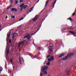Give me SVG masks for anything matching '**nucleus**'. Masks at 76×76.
<instances>
[{
  "label": "nucleus",
  "instance_id": "39",
  "mask_svg": "<svg viewBox=\"0 0 76 76\" xmlns=\"http://www.w3.org/2000/svg\"><path fill=\"white\" fill-rule=\"evenodd\" d=\"M47 63V61H45V62H44V64H45V63Z\"/></svg>",
  "mask_w": 76,
  "mask_h": 76
},
{
  "label": "nucleus",
  "instance_id": "15",
  "mask_svg": "<svg viewBox=\"0 0 76 76\" xmlns=\"http://www.w3.org/2000/svg\"><path fill=\"white\" fill-rule=\"evenodd\" d=\"M69 32L70 33L72 34H73V35H75V32H74L72 31H69Z\"/></svg>",
  "mask_w": 76,
  "mask_h": 76
},
{
  "label": "nucleus",
  "instance_id": "30",
  "mask_svg": "<svg viewBox=\"0 0 76 76\" xmlns=\"http://www.w3.org/2000/svg\"><path fill=\"white\" fill-rule=\"evenodd\" d=\"M69 19V20H70V21H71V22H72V20L71 18H69L68 20Z\"/></svg>",
  "mask_w": 76,
  "mask_h": 76
},
{
  "label": "nucleus",
  "instance_id": "26",
  "mask_svg": "<svg viewBox=\"0 0 76 76\" xmlns=\"http://www.w3.org/2000/svg\"><path fill=\"white\" fill-rule=\"evenodd\" d=\"M50 57V55H48V56H47L46 58H48V57Z\"/></svg>",
  "mask_w": 76,
  "mask_h": 76
},
{
  "label": "nucleus",
  "instance_id": "37",
  "mask_svg": "<svg viewBox=\"0 0 76 76\" xmlns=\"http://www.w3.org/2000/svg\"><path fill=\"white\" fill-rule=\"evenodd\" d=\"M11 72H12V71L10 70H9L8 71V73H11Z\"/></svg>",
  "mask_w": 76,
  "mask_h": 76
},
{
  "label": "nucleus",
  "instance_id": "44",
  "mask_svg": "<svg viewBox=\"0 0 76 76\" xmlns=\"http://www.w3.org/2000/svg\"><path fill=\"white\" fill-rule=\"evenodd\" d=\"M37 49H41V48L39 47Z\"/></svg>",
  "mask_w": 76,
  "mask_h": 76
},
{
  "label": "nucleus",
  "instance_id": "9",
  "mask_svg": "<svg viewBox=\"0 0 76 76\" xmlns=\"http://www.w3.org/2000/svg\"><path fill=\"white\" fill-rule=\"evenodd\" d=\"M34 8V7H32L29 10L28 12L26 14V15H28L29 13H30V12H31L32 10H33V9Z\"/></svg>",
  "mask_w": 76,
  "mask_h": 76
},
{
  "label": "nucleus",
  "instance_id": "27",
  "mask_svg": "<svg viewBox=\"0 0 76 76\" xmlns=\"http://www.w3.org/2000/svg\"><path fill=\"white\" fill-rule=\"evenodd\" d=\"M15 4H17V3H18V1L16 0L15 1Z\"/></svg>",
  "mask_w": 76,
  "mask_h": 76
},
{
  "label": "nucleus",
  "instance_id": "28",
  "mask_svg": "<svg viewBox=\"0 0 76 76\" xmlns=\"http://www.w3.org/2000/svg\"><path fill=\"white\" fill-rule=\"evenodd\" d=\"M40 76H42V73L41 72H40Z\"/></svg>",
  "mask_w": 76,
  "mask_h": 76
},
{
  "label": "nucleus",
  "instance_id": "14",
  "mask_svg": "<svg viewBox=\"0 0 76 76\" xmlns=\"http://www.w3.org/2000/svg\"><path fill=\"white\" fill-rule=\"evenodd\" d=\"M40 29V28H38V29L37 30V31L36 32H35V33H34L33 34H32L31 35H34V34H36L38 32V31H39V30Z\"/></svg>",
  "mask_w": 76,
  "mask_h": 76
},
{
  "label": "nucleus",
  "instance_id": "3",
  "mask_svg": "<svg viewBox=\"0 0 76 76\" xmlns=\"http://www.w3.org/2000/svg\"><path fill=\"white\" fill-rule=\"evenodd\" d=\"M6 53H7L6 57H7V56L9 55V46H8L7 45L6 47Z\"/></svg>",
  "mask_w": 76,
  "mask_h": 76
},
{
  "label": "nucleus",
  "instance_id": "34",
  "mask_svg": "<svg viewBox=\"0 0 76 76\" xmlns=\"http://www.w3.org/2000/svg\"><path fill=\"white\" fill-rule=\"evenodd\" d=\"M23 7H21V8L20 9L21 11H22V10H23Z\"/></svg>",
  "mask_w": 76,
  "mask_h": 76
},
{
  "label": "nucleus",
  "instance_id": "19",
  "mask_svg": "<svg viewBox=\"0 0 76 76\" xmlns=\"http://www.w3.org/2000/svg\"><path fill=\"white\" fill-rule=\"evenodd\" d=\"M47 66H50V62H48V63L46 64Z\"/></svg>",
  "mask_w": 76,
  "mask_h": 76
},
{
  "label": "nucleus",
  "instance_id": "7",
  "mask_svg": "<svg viewBox=\"0 0 76 76\" xmlns=\"http://www.w3.org/2000/svg\"><path fill=\"white\" fill-rule=\"evenodd\" d=\"M10 32H9L8 34H7V41H8L9 39L10 38Z\"/></svg>",
  "mask_w": 76,
  "mask_h": 76
},
{
  "label": "nucleus",
  "instance_id": "20",
  "mask_svg": "<svg viewBox=\"0 0 76 76\" xmlns=\"http://www.w3.org/2000/svg\"><path fill=\"white\" fill-rule=\"evenodd\" d=\"M24 5V4H23L20 6V7H23Z\"/></svg>",
  "mask_w": 76,
  "mask_h": 76
},
{
  "label": "nucleus",
  "instance_id": "16",
  "mask_svg": "<svg viewBox=\"0 0 76 76\" xmlns=\"http://www.w3.org/2000/svg\"><path fill=\"white\" fill-rule=\"evenodd\" d=\"M49 1L48 0H47L46 2V4H45V7H46V6H47V4H48V3L49 2Z\"/></svg>",
  "mask_w": 76,
  "mask_h": 76
},
{
  "label": "nucleus",
  "instance_id": "48",
  "mask_svg": "<svg viewBox=\"0 0 76 76\" xmlns=\"http://www.w3.org/2000/svg\"><path fill=\"white\" fill-rule=\"evenodd\" d=\"M12 76H13V75H12Z\"/></svg>",
  "mask_w": 76,
  "mask_h": 76
},
{
  "label": "nucleus",
  "instance_id": "47",
  "mask_svg": "<svg viewBox=\"0 0 76 76\" xmlns=\"http://www.w3.org/2000/svg\"><path fill=\"white\" fill-rule=\"evenodd\" d=\"M41 26H40V28H41Z\"/></svg>",
  "mask_w": 76,
  "mask_h": 76
},
{
  "label": "nucleus",
  "instance_id": "46",
  "mask_svg": "<svg viewBox=\"0 0 76 76\" xmlns=\"http://www.w3.org/2000/svg\"><path fill=\"white\" fill-rule=\"evenodd\" d=\"M7 16V17L5 18H6V19H7V16Z\"/></svg>",
  "mask_w": 76,
  "mask_h": 76
},
{
  "label": "nucleus",
  "instance_id": "33",
  "mask_svg": "<svg viewBox=\"0 0 76 76\" xmlns=\"http://www.w3.org/2000/svg\"><path fill=\"white\" fill-rule=\"evenodd\" d=\"M15 10V8H12V9H11V11H14Z\"/></svg>",
  "mask_w": 76,
  "mask_h": 76
},
{
  "label": "nucleus",
  "instance_id": "35",
  "mask_svg": "<svg viewBox=\"0 0 76 76\" xmlns=\"http://www.w3.org/2000/svg\"><path fill=\"white\" fill-rule=\"evenodd\" d=\"M1 25H0V31H1L2 29H1Z\"/></svg>",
  "mask_w": 76,
  "mask_h": 76
},
{
  "label": "nucleus",
  "instance_id": "10",
  "mask_svg": "<svg viewBox=\"0 0 76 76\" xmlns=\"http://www.w3.org/2000/svg\"><path fill=\"white\" fill-rule=\"evenodd\" d=\"M25 41V40L23 41L22 42H20V43H19L18 44V47H20V45L21 44H23V42H24Z\"/></svg>",
  "mask_w": 76,
  "mask_h": 76
},
{
  "label": "nucleus",
  "instance_id": "12",
  "mask_svg": "<svg viewBox=\"0 0 76 76\" xmlns=\"http://www.w3.org/2000/svg\"><path fill=\"white\" fill-rule=\"evenodd\" d=\"M56 1H57V0H55L54 3L53 4L52 7H53V8H54V5H55V4H56Z\"/></svg>",
  "mask_w": 76,
  "mask_h": 76
},
{
  "label": "nucleus",
  "instance_id": "40",
  "mask_svg": "<svg viewBox=\"0 0 76 76\" xmlns=\"http://www.w3.org/2000/svg\"><path fill=\"white\" fill-rule=\"evenodd\" d=\"M75 15V13H74L73 14H72V16H74V15Z\"/></svg>",
  "mask_w": 76,
  "mask_h": 76
},
{
  "label": "nucleus",
  "instance_id": "29",
  "mask_svg": "<svg viewBox=\"0 0 76 76\" xmlns=\"http://www.w3.org/2000/svg\"><path fill=\"white\" fill-rule=\"evenodd\" d=\"M10 3H12L13 2V0H10Z\"/></svg>",
  "mask_w": 76,
  "mask_h": 76
},
{
  "label": "nucleus",
  "instance_id": "17",
  "mask_svg": "<svg viewBox=\"0 0 76 76\" xmlns=\"http://www.w3.org/2000/svg\"><path fill=\"white\" fill-rule=\"evenodd\" d=\"M28 7V6L26 5H24L23 6V8L24 9H26V7Z\"/></svg>",
  "mask_w": 76,
  "mask_h": 76
},
{
  "label": "nucleus",
  "instance_id": "22",
  "mask_svg": "<svg viewBox=\"0 0 76 76\" xmlns=\"http://www.w3.org/2000/svg\"><path fill=\"white\" fill-rule=\"evenodd\" d=\"M48 60L49 61H50V62H51V60L50 58H48Z\"/></svg>",
  "mask_w": 76,
  "mask_h": 76
},
{
  "label": "nucleus",
  "instance_id": "13",
  "mask_svg": "<svg viewBox=\"0 0 76 76\" xmlns=\"http://www.w3.org/2000/svg\"><path fill=\"white\" fill-rule=\"evenodd\" d=\"M25 17H24L23 18H20L19 20L18 21H17L16 22H18L19 21H20V20H23V18H25Z\"/></svg>",
  "mask_w": 76,
  "mask_h": 76
},
{
  "label": "nucleus",
  "instance_id": "31",
  "mask_svg": "<svg viewBox=\"0 0 76 76\" xmlns=\"http://www.w3.org/2000/svg\"><path fill=\"white\" fill-rule=\"evenodd\" d=\"M64 30H65V28H64L62 29V31L63 32V31H64Z\"/></svg>",
  "mask_w": 76,
  "mask_h": 76
},
{
  "label": "nucleus",
  "instance_id": "36",
  "mask_svg": "<svg viewBox=\"0 0 76 76\" xmlns=\"http://www.w3.org/2000/svg\"><path fill=\"white\" fill-rule=\"evenodd\" d=\"M23 0H20V3L23 2Z\"/></svg>",
  "mask_w": 76,
  "mask_h": 76
},
{
  "label": "nucleus",
  "instance_id": "1",
  "mask_svg": "<svg viewBox=\"0 0 76 76\" xmlns=\"http://www.w3.org/2000/svg\"><path fill=\"white\" fill-rule=\"evenodd\" d=\"M73 56V53H69L68 54L67 56H66L64 58H63L62 60L64 61V60H66L69 57H70V56Z\"/></svg>",
  "mask_w": 76,
  "mask_h": 76
},
{
  "label": "nucleus",
  "instance_id": "6",
  "mask_svg": "<svg viewBox=\"0 0 76 76\" xmlns=\"http://www.w3.org/2000/svg\"><path fill=\"white\" fill-rule=\"evenodd\" d=\"M29 34H27V35H26L24 37V38H27L28 39H31V37H30V36H29Z\"/></svg>",
  "mask_w": 76,
  "mask_h": 76
},
{
  "label": "nucleus",
  "instance_id": "24",
  "mask_svg": "<svg viewBox=\"0 0 76 76\" xmlns=\"http://www.w3.org/2000/svg\"><path fill=\"white\" fill-rule=\"evenodd\" d=\"M11 17L13 19H15V17L14 16H11Z\"/></svg>",
  "mask_w": 76,
  "mask_h": 76
},
{
  "label": "nucleus",
  "instance_id": "8",
  "mask_svg": "<svg viewBox=\"0 0 76 76\" xmlns=\"http://www.w3.org/2000/svg\"><path fill=\"white\" fill-rule=\"evenodd\" d=\"M41 70L42 72H43L44 75H47V72L46 71H44V70H42V68H41Z\"/></svg>",
  "mask_w": 76,
  "mask_h": 76
},
{
  "label": "nucleus",
  "instance_id": "21",
  "mask_svg": "<svg viewBox=\"0 0 76 76\" xmlns=\"http://www.w3.org/2000/svg\"><path fill=\"white\" fill-rule=\"evenodd\" d=\"M10 63H12V62H13V59H12V58L10 59Z\"/></svg>",
  "mask_w": 76,
  "mask_h": 76
},
{
  "label": "nucleus",
  "instance_id": "42",
  "mask_svg": "<svg viewBox=\"0 0 76 76\" xmlns=\"http://www.w3.org/2000/svg\"><path fill=\"white\" fill-rule=\"evenodd\" d=\"M11 64H12V65L13 66V69H14V68H15V66H13V64H12V63Z\"/></svg>",
  "mask_w": 76,
  "mask_h": 76
},
{
  "label": "nucleus",
  "instance_id": "23",
  "mask_svg": "<svg viewBox=\"0 0 76 76\" xmlns=\"http://www.w3.org/2000/svg\"><path fill=\"white\" fill-rule=\"evenodd\" d=\"M3 70V68H2L1 67H0V71L1 72Z\"/></svg>",
  "mask_w": 76,
  "mask_h": 76
},
{
  "label": "nucleus",
  "instance_id": "43",
  "mask_svg": "<svg viewBox=\"0 0 76 76\" xmlns=\"http://www.w3.org/2000/svg\"><path fill=\"white\" fill-rule=\"evenodd\" d=\"M11 7V6L10 7H8L7 8V9H9V8H10V7Z\"/></svg>",
  "mask_w": 76,
  "mask_h": 76
},
{
  "label": "nucleus",
  "instance_id": "5",
  "mask_svg": "<svg viewBox=\"0 0 76 76\" xmlns=\"http://www.w3.org/2000/svg\"><path fill=\"white\" fill-rule=\"evenodd\" d=\"M38 18H39V16L36 15V16L33 19V21H34V22H36V20H38Z\"/></svg>",
  "mask_w": 76,
  "mask_h": 76
},
{
  "label": "nucleus",
  "instance_id": "2",
  "mask_svg": "<svg viewBox=\"0 0 76 76\" xmlns=\"http://www.w3.org/2000/svg\"><path fill=\"white\" fill-rule=\"evenodd\" d=\"M52 47H53V46H50L48 47L49 51V53H48L50 54H51V52H53V49L52 48Z\"/></svg>",
  "mask_w": 76,
  "mask_h": 76
},
{
  "label": "nucleus",
  "instance_id": "45",
  "mask_svg": "<svg viewBox=\"0 0 76 76\" xmlns=\"http://www.w3.org/2000/svg\"><path fill=\"white\" fill-rule=\"evenodd\" d=\"M39 0H38V1H37V2L36 3H38V2H39Z\"/></svg>",
  "mask_w": 76,
  "mask_h": 76
},
{
  "label": "nucleus",
  "instance_id": "4",
  "mask_svg": "<svg viewBox=\"0 0 76 76\" xmlns=\"http://www.w3.org/2000/svg\"><path fill=\"white\" fill-rule=\"evenodd\" d=\"M42 70H47L48 69V67L47 66L44 65L42 66Z\"/></svg>",
  "mask_w": 76,
  "mask_h": 76
},
{
  "label": "nucleus",
  "instance_id": "32",
  "mask_svg": "<svg viewBox=\"0 0 76 76\" xmlns=\"http://www.w3.org/2000/svg\"><path fill=\"white\" fill-rule=\"evenodd\" d=\"M15 34H14L12 36V39H13L14 37H15Z\"/></svg>",
  "mask_w": 76,
  "mask_h": 76
},
{
  "label": "nucleus",
  "instance_id": "11",
  "mask_svg": "<svg viewBox=\"0 0 76 76\" xmlns=\"http://www.w3.org/2000/svg\"><path fill=\"white\" fill-rule=\"evenodd\" d=\"M65 54V53H63L61 54V55L59 56L58 58H61V57H62V56H64Z\"/></svg>",
  "mask_w": 76,
  "mask_h": 76
},
{
  "label": "nucleus",
  "instance_id": "18",
  "mask_svg": "<svg viewBox=\"0 0 76 76\" xmlns=\"http://www.w3.org/2000/svg\"><path fill=\"white\" fill-rule=\"evenodd\" d=\"M50 59L51 60V61H53V60H54V57H53V56H51L50 57Z\"/></svg>",
  "mask_w": 76,
  "mask_h": 76
},
{
  "label": "nucleus",
  "instance_id": "25",
  "mask_svg": "<svg viewBox=\"0 0 76 76\" xmlns=\"http://www.w3.org/2000/svg\"><path fill=\"white\" fill-rule=\"evenodd\" d=\"M19 61L20 63L21 64H22L21 63V60H20V58H19Z\"/></svg>",
  "mask_w": 76,
  "mask_h": 76
},
{
  "label": "nucleus",
  "instance_id": "41",
  "mask_svg": "<svg viewBox=\"0 0 76 76\" xmlns=\"http://www.w3.org/2000/svg\"><path fill=\"white\" fill-rule=\"evenodd\" d=\"M11 40L10 39L9 41V42L10 43L11 42Z\"/></svg>",
  "mask_w": 76,
  "mask_h": 76
},
{
  "label": "nucleus",
  "instance_id": "38",
  "mask_svg": "<svg viewBox=\"0 0 76 76\" xmlns=\"http://www.w3.org/2000/svg\"><path fill=\"white\" fill-rule=\"evenodd\" d=\"M14 12H16L17 11V10H16V9L14 8Z\"/></svg>",
  "mask_w": 76,
  "mask_h": 76
}]
</instances>
